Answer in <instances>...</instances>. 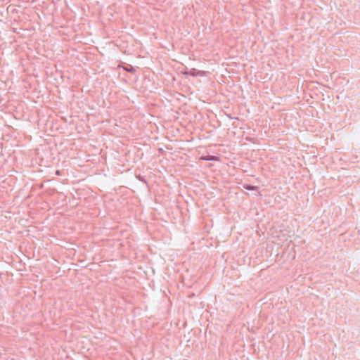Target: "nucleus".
Instances as JSON below:
<instances>
[{
	"instance_id": "nucleus-1",
	"label": "nucleus",
	"mask_w": 360,
	"mask_h": 360,
	"mask_svg": "<svg viewBox=\"0 0 360 360\" xmlns=\"http://www.w3.org/2000/svg\"><path fill=\"white\" fill-rule=\"evenodd\" d=\"M184 75H191V76H193V77H196V76L204 77L206 75L205 72L197 70L195 68L191 69L188 72H184Z\"/></svg>"
},
{
	"instance_id": "nucleus-2",
	"label": "nucleus",
	"mask_w": 360,
	"mask_h": 360,
	"mask_svg": "<svg viewBox=\"0 0 360 360\" xmlns=\"http://www.w3.org/2000/svg\"><path fill=\"white\" fill-rule=\"evenodd\" d=\"M200 159L206 161H217L219 160V158L218 156L214 155H206L202 156Z\"/></svg>"
},
{
	"instance_id": "nucleus-3",
	"label": "nucleus",
	"mask_w": 360,
	"mask_h": 360,
	"mask_svg": "<svg viewBox=\"0 0 360 360\" xmlns=\"http://www.w3.org/2000/svg\"><path fill=\"white\" fill-rule=\"evenodd\" d=\"M245 188L250 191H254L257 189V187L251 186V185H246Z\"/></svg>"
},
{
	"instance_id": "nucleus-4",
	"label": "nucleus",
	"mask_w": 360,
	"mask_h": 360,
	"mask_svg": "<svg viewBox=\"0 0 360 360\" xmlns=\"http://www.w3.org/2000/svg\"><path fill=\"white\" fill-rule=\"evenodd\" d=\"M127 71L131 72L133 70V68L131 67L130 68H124Z\"/></svg>"
}]
</instances>
